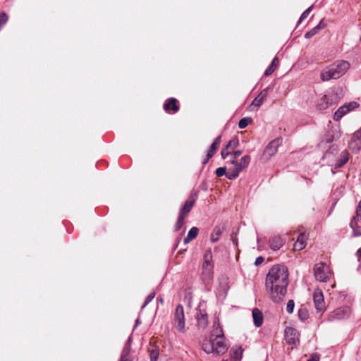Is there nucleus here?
Segmentation results:
<instances>
[{"label":"nucleus","mask_w":361,"mask_h":361,"mask_svg":"<svg viewBox=\"0 0 361 361\" xmlns=\"http://www.w3.org/2000/svg\"><path fill=\"white\" fill-rule=\"evenodd\" d=\"M313 8V5L310 6L307 8L300 16V19L298 20V23H300L302 20H304L310 14L312 9Z\"/></svg>","instance_id":"37"},{"label":"nucleus","mask_w":361,"mask_h":361,"mask_svg":"<svg viewBox=\"0 0 361 361\" xmlns=\"http://www.w3.org/2000/svg\"><path fill=\"white\" fill-rule=\"evenodd\" d=\"M279 65V59L277 57H274L271 63V64L269 66V67L266 69L264 72V75L268 76L275 71V69L277 68Z\"/></svg>","instance_id":"27"},{"label":"nucleus","mask_w":361,"mask_h":361,"mask_svg":"<svg viewBox=\"0 0 361 361\" xmlns=\"http://www.w3.org/2000/svg\"><path fill=\"white\" fill-rule=\"evenodd\" d=\"M360 106V104L356 102H350L340 106L334 113V120L336 121H340L348 113L356 109Z\"/></svg>","instance_id":"8"},{"label":"nucleus","mask_w":361,"mask_h":361,"mask_svg":"<svg viewBox=\"0 0 361 361\" xmlns=\"http://www.w3.org/2000/svg\"><path fill=\"white\" fill-rule=\"evenodd\" d=\"M210 158H208V154H207V156H206V158L204 159V161H202V164H206L208 161L209 160Z\"/></svg>","instance_id":"50"},{"label":"nucleus","mask_w":361,"mask_h":361,"mask_svg":"<svg viewBox=\"0 0 361 361\" xmlns=\"http://www.w3.org/2000/svg\"><path fill=\"white\" fill-rule=\"evenodd\" d=\"M350 314V308L348 306L340 307L331 312L327 317L329 322L344 319L348 318Z\"/></svg>","instance_id":"7"},{"label":"nucleus","mask_w":361,"mask_h":361,"mask_svg":"<svg viewBox=\"0 0 361 361\" xmlns=\"http://www.w3.org/2000/svg\"><path fill=\"white\" fill-rule=\"evenodd\" d=\"M240 171V168H238V166L233 165L232 168L228 169L226 173V178L229 180H233L239 176Z\"/></svg>","instance_id":"25"},{"label":"nucleus","mask_w":361,"mask_h":361,"mask_svg":"<svg viewBox=\"0 0 361 361\" xmlns=\"http://www.w3.org/2000/svg\"><path fill=\"white\" fill-rule=\"evenodd\" d=\"M340 97L336 92H329L327 94L322 96L317 102V109L320 111L327 109L329 107L334 105L338 102Z\"/></svg>","instance_id":"4"},{"label":"nucleus","mask_w":361,"mask_h":361,"mask_svg":"<svg viewBox=\"0 0 361 361\" xmlns=\"http://www.w3.org/2000/svg\"><path fill=\"white\" fill-rule=\"evenodd\" d=\"M353 235L354 236H360L361 235V229L360 226H357L355 228L353 229Z\"/></svg>","instance_id":"44"},{"label":"nucleus","mask_w":361,"mask_h":361,"mask_svg":"<svg viewBox=\"0 0 361 361\" xmlns=\"http://www.w3.org/2000/svg\"><path fill=\"white\" fill-rule=\"evenodd\" d=\"M360 220H358L357 217H353L351 219V221L350 223V226L352 229L355 228L357 226H358L357 224Z\"/></svg>","instance_id":"42"},{"label":"nucleus","mask_w":361,"mask_h":361,"mask_svg":"<svg viewBox=\"0 0 361 361\" xmlns=\"http://www.w3.org/2000/svg\"><path fill=\"white\" fill-rule=\"evenodd\" d=\"M212 336H215V338H219V336H224L222 327L221 326L219 321L214 323V329L212 331Z\"/></svg>","instance_id":"28"},{"label":"nucleus","mask_w":361,"mask_h":361,"mask_svg":"<svg viewBox=\"0 0 361 361\" xmlns=\"http://www.w3.org/2000/svg\"><path fill=\"white\" fill-rule=\"evenodd\" d=\"M198 233H199V228H197V227H192L190 229V231H188V233L186 236V238H185L183 242L185 244H187L188 243H190V241H192V240H194L198 235Z\"/></svg>","instance_id":"26"},{"label":"nucleus","mask_w":361,"mask_h":361,"mask_svg":"<svg viewBox=\"0 0 361 361\" xmlns=\"http://www.w3.org/2000/svg\"><path fill=\"white\" fill-rule=\"evenodd\" d=\"M239 145V140L237 137H233L226 145L227 149H228L231 152L233 151L235 147Z\"/></svg>","instance_id":"32"},{"label":"nucleus","mask_w":361,"mask_h":361,"mask_svg":"<svg viewBox=\"0 0 361 361\" xmlns=\"http://www.w3.org/2000/svg\"><path fill=\"white\" fill-rule=\"evenodd\" d=\"M213 264H202V274L208 279H210L213 274Z\"/></svg>","instance_id":"29"},{"label":"nucleus","mask_w":361,"mask_h":361,"mask_svg":"<svg viewBox=\"0 0 361 361\" xmlns=\"http://www.w3.org/2000/svg\"><path fill=\"white\" fill-rule=\"evenodd\" d=\"M140 324V321L139 319H137L135 321V326H138Z\"/></svg>","instance_id":"52"},{"label":"nucleus","mask_w":361,"mask_h":361,"mask_svg":"<svg viewBox=\"0 0 361 361\" xmlns=\"http://www.w3.org/2000/svg\"><path fill=\"white\" fill-rule=\"evenodd\" d=\"M285 339L288 344H296L299 342V333L293 327H286L285 329Z\"/></svg>","instance_id":"14"},{"label":"nucleus","mask_w":361,"mask_h":361,"mask_svg":"<svg viewBox=\"0 0 361 361\" xmlns=\"http://www.w3.org/2000/svg\"><path fill=\"white\" fill-rule=\"evenodd\" d=\"M252 318H253L254 324L256 327H259L262 326L264 319H263V314L259 309H257V308L253 309Z\"/></svg>","instance_id":"21"},{"label":"nucleus","mask_w":361,"mask_h":361,"mask_svg":"<svg viewBox=\"0 0 361 361\" xmlns=\"http://www.w3.org/2000/svg\"><path fill=\"white\" fill-rule=\"evenodd\" d=\"M154 296H155V293H151L145 299V301L143 304V305L142 306V309L145 308L146 307V305L149 303L154 298Z\"/></svg>","instance_id":"40"},{"label":"nucleus","mask_w":361,"mask_h":361,"mask_svg":"<svg viewBox=\"0 0 361 361\" xmlns=\"http://www.w3.org/2000/svg\"><path fill=\"white\" fill-rule=\"evenodd\" d=\"M288 271L283 265H274L266 277V288L274 302H280L287 292Z\"/></svg>","instance_id":"1"},{"label":"nucleus","mask_w":361,"mask_h":361,"mask_svg":"<svg viewBox=\"0 0 361 361\" xmlns=\"http://www.w3.org/2000/svg\"><path fill=\"white\" fill-rule=\"evenodd\" d=\"M348 147L350 149H351L354 152H357L361 149V130H357L355 131L349 143Z\"/></svg>","instance_id":"12"},{"label":"nucleus","mask_w":361,"mask_h":361,"mask_svg":"<svg viewBox=\"0 0 361 361\" xmlns=\"http://www.w3.org/2000/svg\"><path fill=\"white\" fill-rule=\"evenodd\" d=\"M203 305L200 303L196 308L195 318L197 320V325L199 329H204L209 323L208 314L204 308H202Z\"/></svg>","instance_id":"9"},{"label":"nucleus","mask_w":361,"mask_h":361,"mask_svg":"<svg viewBox=\"0 0 361 361\" xmlns=\"http://www.w3.org/2000/svg\"><path fill=\"white\" fill-rule=\"evenodd\" d=\"M131 343H132V338H131V336H130L128 338V340L123 348L119 361H128V356H129V354L130 352Z\"/></svg>","instance_id":"18"},{"label":"nucleus","mask_w":361,"mask_h":361,"mask_svg":"<svg viewBox=\"0 0 361 361\" xmlns=\"http://www.w3.org/2000/svg\"><path fill=\"white\" fill-rule=\"evenodd\" d=\"M356 255H357V258L360 259V258L361 257V247L357 250V251L356 252Z\"/></svg>","instance_id":"49"},{"label":"nucleus","mask_w":361,"mask_h":361,"mask_svg":"<svg viewBox=\"0 0 361 361\" xmlns=\"http://www.w3.org/2000/svg\"><path fill=\"white\" fill-rule=\"evenodd\" d=\"M350 68V63L346 61H338L321 72L320 77L322 81H329L331 79H338L343 76Z\"/></svg>","instance_id":"2"},{"label":"nucleus","mask_w":361,"mask_h":361,"mask_svg":"<svg viewBox=\"0 0 361 361\" xmlns=\"http://www.w3.org/2000/svg\"><path fill=\"white\" fill-rule=\"evenodd\" d=\"M159 301H160L161 302H163L162 298H159Z\"/></svg>","instance_id":"53"},{"label":"nucleus","mask_w":361,"mask_h":361,"mask_svg":"<svg viewBox=\"0 0 361 361\" xmlns=\"http://www.w3.org/2000/svg\"><path fill=\"white\" fill-rule=\"evenodd\" d=\"M204 264H212V252L211 250H206L204 255Z\"/></svg>","instance_id":"35"},{"label":"nucleus","mask_w":361,"mask_h":361,"mask_svg":"<svg viewBox=\"0 0 361 361\" xmlns=\"http://www.w3.org/2000/svg\"><path fill=\"white\" fill-rule=\"evenodd\" d=\"M273 90V85H269L263 90L253 99L251 103V106L256 107L257 109L266 99L269 91Z\"/></svg>","instance_id":"13"},{"label":"nucleus","mask_w":361,"mask_h":361,"mask_svg":"<svg viewBox=\"0 0 361 361\" xmlns=\"http://www.w3.org/2000/svg\"><path fill=\"white\" fill-rule=\"evenodd\" d=\"M270 248L274 251L279 250L285 243V240L280 235L273 236L270 240Z\"/></svg>","instance_id":"17"},{"label":"nucleus","mask_w":361,"mask_h":361,"mask_svg":"<svg viewBox=\"0 0 361 361\" xmlns=\"http://www.w3.org/2000/svg\"><path fill=\"white\" fill-rule=\"evenodd\" d=\"M319 357L318 355H312V357L308 359L307 361H319Z\"/></svg>","instance_id":"47"},{"label":"nucleus","mask_w":361,"mask_h":361,"mask_svg":"<svg viewBox=\"0 0 361 361\" xmlns=\"http://www.w3.org/2000/svg\"><path fill=\"white\" fill-rule=\"evenodd\" d=\"M215 173H216V176H218V177H221L223 176H226V173H227L226 168V167H219V168L216 169Z\"/></svg>","instance_id":"38"},{"label":"nucleus","mask_w":361,"mask_h":361,"mask_svg":"<svg viewBox=\"0 0 361 361\" xmlns=\"http://www.w3.org/2000/svg\"><path fill=\"white\" fill-rule=\"evenodd\" d=\"M313 302L317 312L323 313L326 310V305L322 291L317 288L313 293Z\"/></svg>","instance_id":"10"},{"label":"nucleus","mask_w":361,"mask_h":361,"mask_svg":"<svg viewBox=\"0 0 361 361\" xmlns=\"http://www.w3.org/2000/svg\"><path fill=\"white\" fill-rule=\"evenodd\" d=\"M197 198V195H191L189 198L185 202L183 206L180 209L179 214L187 217L188 214L190 213L191 209H192Z\"/></svg>","instance_id":"15"},{"label":"nucleus","mask_w":361,"mask_h":361,"mask_svg":"<svg viewBox=\"0 0 361 361\" xmlns=\"http://www.w3.org/2000/svg\"><path fill=\"white\" fill-rule=\"evenodd\" d=\"M221 140V136L219 135L217 137H216V139L214 140L213 143L211 145V146L207 152L208 158H212L213 157V155L214 154V153L216 152V151L217 150V149L219 148V147L220 145Z\"/></svg>","instance_id":"23"},{"label":"nucleus","mask_w":361,"mask_h":361,"mask_svg":"<svg viewBox=\"0 0 361 361\" xmlns=\"http://www.w3.org/2000/svg\"><path fill=\"white\" fill-rule=\"evenodd\" d=\"M306 246V236L305 233H300L297 238L296 242L293 245L295 250L300 251Z\"/></svg>","instance_id":"20"},{"label":"nucleus","mask_w":361,"mask_h":361,"mask_svg":"<svg viewBox=\"0 0 361 361\" xmlns=\"http://www.w3.org/2000/svg\"><path fill=\"white\" fill-rule=\"evenodd\" d=\"M158 353H152L151 355V361H157Z\"/></svg>","instance_id":"48"},{"label":"nucleus","mask_w":361,"mask_h":361,"mask_svg":"<svg viewBox=\"0 0 361 361\" xmlns=\"http://www.w3.org/2000/svg\"><path fill=\"white\" fill-rule=\"evenodd\" d=\"M8 19V16L6 13H0V30H1L2 27L7 23Z\"/></svg>","instance_id":"36"},{"label":"nucleus","mask_w":361,"mask_h":361,"mask_svg":"<svg viewBox=\"0 0 361 361\" xmlns=\"http://www.w3.org/2000/svg\"><path fill=\"white\" fill-rule=\"evenodd\" d=\"M251 121L252 118L249 117L241 118L238 122L239 128L243 129L246 128Z\"/></svg>","instance_id":"34"},{"label":"nucleus","mask_w":361,"mask_h":361,"mask_svg":"<svg viewBox=\"0 0 361 361\" xmlns=\"http://www.w3.org/2000/svg\"><path fill=\"white\" fill-rule=\"evenodd\" d=\"M202 348L207 354L214 353L216 355H222L228 350L224 336H219V338H211L209 340L204 341L202 344Z\"/></svg>","instance_id":"3"},{"label":"nucleus","mask_w":361,"mask_h":361,"mask_svg":"<svg viewBox=\"0 0 361 361\" xmlns=\"http://www.w3.org/2000/svg\"><path fill=\"white\" fill-rule=\"evenodd\" d=\"M313 270L316 280L320 282H326L331 276V271L329 267L324 262L314 264Z\"/></svg>","instance_id":"5"},{"label":"nucleus","mask_w":361,"mask_h":361,"mask_svg":"<svg viewBox=\"0 0 361 361\" xmlns=\"http://www.w3.org/2000/svg\"><path fill=\"white\" fill-rule=\"evenodd\" d=\"M173 325L178 332H185V319L184 308L180 304H178L176 307L173 318Z\"/></svg>","instance_id":"6"},{"label":"nucleus","mask_w":361,"mask_h":361,"mask_svg":"<svg viewBox=\"0 0 361 361\" xmlns=\"http://www.w3.org/2000/svg\"><path fill=\"white\" fill-rule=\"evenodd\" d=\"M177 99L171 97L166 100L164 104V110L170 113V111H172L173 113H176L179 110V106L177 104Z\"/></svg>","instance_id":"16"},{"label":"nucleus","mask_w":361,"mask_h":361,"mask_svg":"<svg viewBox=\"0 0 361 361\" xmlns=\"http://www.w3.org/2000/svg\"><path fill=\"white\" fill-rule=\"evenodd\" d=\"M232 240H233V244L235 246H237L238 245V240H237L236 238H232Z\"/></svg>","instance_id":"51"},{"label":"nucleus","mask_w":361,"mask_h":361,"mask_svg":"<svg viewBox=\"0 0 361 361\" xmlns=\"http://www.w3.org/2000/svg\"><path fill=\"white\" fill-rule=\"evenodd\" d=\"M355 213L356 216L355 217L361 221V200L358 202Z\"/></svg>","instance_id":"43"},{"label":"nucleus","mask_w":361,"mask_h":361,"mask_svg":"<svg viewBox=\"0 0 361 361\" xmlns=\"http://www.w3.org/2000/svg\"><path fill=\"white\" fill-rule=\"evenodd\" d=\"M250 159H251L249 155H245L240 159V162H238L236 160H232L231 163L232 165H235L238 168H240V170L243 171L248 166Z\"/></svg>","instance_id":"19"},{"label":"nucleus","mask_w":361,"mask_h":361,"mask_svg":"<svg viewBox=\"0 0 361 361\" xmlns=\"http://www.w3.org/2000/svg\"><path fill=\"white\" fill-rule=\"evenodd\" d=\"M185 218L186 217L178 214V217L174 227L175 231H178L183 226Z\"/></svg>","instance_id":"33"},{"label":"nucleus","mask_w":361,"mask_h":361,"mask_svg":"<svg viewBox=\"0 0 361 361\" xmlns=\"http://www.w3.org/2000/svg\"><path fill=\"white\" fill-rule=\"evenodd\" d=\"M348 152L346 150L343 151L340 155L339 159L336 160L334 168L338 169L342 167L348 161Z\"/></svg>","instance_id":"24"},{"label":"nucleus","mask_w":361,"mask_h":361,"mask_svg":"<svg viewBox=\"0 0 361 361\" xmlns=\"http://www.w3.org/2000/svg\"><path fill=\"white\" fill-rule=\"evenodd\" d=\"M264 257H262L259 256V257H258L256 259V260H255V264L256 266H258V265L261 264L264 262Z\"/></svg>","instance_id":"46"},{"label":"nucleus","mask_w":361,"mask_h":361,"mask_svg":"<svg viewBox=\"0 0 361 361\" xmlns=\"http://www.w3.org/2000/svg\"><path fill=\"white\" fill-rule=\"evenodd\" d=\"M294 307H295L294 301L293 300H288L287 305H286V311L290 314L293 313V312L294 310Z\"/></svg>","instance_id":"39"},{"label":"nucleus","mask_w":361,"mask_h":361,"mask_svg":"<svg viewBox=\"0 0 361 361\" xmlns=\"http://www.w3.org/2000/svg\"><path fill=\"white\" fill-rule=\"evenodd\" d=\"M298 315L301 321H305L309 317V312L305 307H301L298 312Z\"/></svg>","instance_id":"30"},{"label":"nucleus","mask_w":361,"mask_h":361,"mask_svg":"<svg viewBox=\"0 0 361 361\" xmlns=\"http://www.w3.org/2000/svg\"><path fill=\"white\" fill-rule=\"evenodd\" d=\"M324 27H325V24L323 23L322 20H321L317 25H316L312 30H310V31L307 32L305 34V37L306 39H310L312 37H314L315 35H317L319 30H321L322 29H323Z\"/></svg>","instance_id":"22"},{"label":"nucleus","mask_w":361,"mask_h":361,"mask_svg":"<svg viewBox=\"0 0 361 361\" xmlns=\"http://www.w3.org/2000/svg\"><path fill=\"white\" fill-rule=\"evenodd\" d=\"M242 154V151L241 150H237L235 152H234L232 154V157H233V160H236V159L240 157Z\"/></svg>","instance_id":"45"},{"label":"nucleus","mask_w":361,"mask_h":361,"mask_svg":"<svg viewBox=\"0 0 361 361\" xmlns=\"http://www.w3.org/2000/svg\"><path fill=\"white\" fill-rule=\"evenodd\" d=\"M283 139L281 137H277L271 141L266 147L264 151V155L267 156L268 159L274 156L278 150V147L281 145Z\"/></svg>","instance_id":"11"},{"label":"nucleus","mask_w":361,"mask_h":361,"mask_svg":"<svg viewBox=\"0 0 361 361\" xmlns=\"http://www.w3.org/2000/svg\"><path fill=\"white\" fill-rule=\"evenodd\" d=\"M231 151L227 149V147L225 146L224 148L222 149L221 155L223 159H226V157L231 154Z\"/></svg>","instance_id":"41"},{"label":"nucleus","mask_w":361,"mask_h":361,"mask_svg":"<svg viewBox=\"0 0 361 361\" xmlns=\"http://www.w3.org/2000/svg\"><path fill=\"white\" fill-rule=\"evenodd\" d=\"M222 232L219 227H215L211 234V241L214 243L219 240Z\"/></svg>","instance_id":"31"}]
</instances>
